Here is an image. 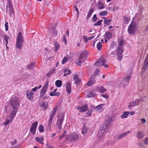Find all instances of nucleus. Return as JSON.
Listing matches in <instances>:
<instances>
[{"instance_id":"f257e3e1","label":"nucleus","mask_w":148,"mask_h":148,"mask_svg":"<svg viewBox=\"0 0 148 148\" xmlns=\"http://www.w3.org/2000/svg\"><path fill=\"white\" fill-rule=\"evenodd\" d=\"M110 123L111 120H108L106 121L105 123L101 126L98 132V135L99 137L102 136L104 134L106 133V131H107L106 129L108 126L109 125Z\"/></svg>"},{"instance_id":"f03ea898","label":"nucleus","mask_w":148,"mask_h":148,"mask_svg":"<svg viewBox=\"0 0 148 148\" xmlns=\"http://www.w3.org/2000/svg\"><path fill=\"white\" fill-rule=\"evenodd\" d=\"M10 105L13 109L12 111H17L20 105L18 99L17 97L11 98L10 99Z\"/></svg>"},{"instance_id":"7ed1b4c3","label":"nucleus","mask_w":148,"mask_h":148,"mask_svg":"<svg viewBox=\"0 0 148 148\" xmlns=\"http://www.w3.org/2000/svg\"><path fill=\"white\" fill-rule=\"evenodd\" d=\"M136 23L134 21H132L128 28V33L130 35L134 34L136 30Z\"/></svg>"},{"instance_id":"20e7f679","label":"nucleus","mask_w":148,"mask_h":148,"mask_svg":"<svg viewBox=\"0 0 148 148\" xmlns=\"http://www.w3.org/2000/svg\"><path fill=\"white\" fill-rule=\"evenodd\" d=\"M23 42V38L22 37V34L21 32H19L17 38L16 42V47L21 49V45Z\"/></svg>"},{"instance_id":"39448f33","label":"nucleus","mask_w":148,"mask_h":148,"mask_svg":"<svg viewBox=\"0 0 148 148\" xmlns=\"http://www.w3.org/2000/svg\"><path fill=\"white\" fill-rule=\"evenodd\" d=\"M79 137V135L77 133L74 132L70 136L67 137L66 140H67L73 142L77 140L78 139Z\"/></svg>"},{"instance_id":"423d86ee","label":"nucleus","mask_w":148,"mask_h":148,"mask_svg":"<svg viewBox=\"0 0 148 148\" xmlns=\"http://www.w3.org/2000/svg\"><path fill=\"white\" fill-rule=\"evenodd\" d=\"M57 110V108L56 107L53 109L52 112H51V114L49 116L48 123V126L49 127H50L51 124V123L53 120V118Z\"/></svg>"},{"instance_id":"0eeeda50","label":"nucleus","mask_w":148,"mask_h":148,"mask_svg":"<svg viewBox=\"0 0 148 148\" xmlns=\"http://www.w3.org/2000/svg\"><path fill=\"white\" fill-rule=\"evenodd\" d=\"M106 62V60L102 57L99 58V60L94 64V65L96 66H101L104 65Z\"/></svg>"},{"instance_id":"6e6552de","label":"nucleus","mask_w":148,"mask_h":148,"mask_svg":"<svg viewBox=\"0 0 148 148\" xmlns=\"http://www.w3.org/2000/svg\"><path fill=\"white\" fill-rule=\"evenodd\" d=\"M64 118V115L62 114L60 115L56 122L57 125L60 129H62V125Z\"/></svg>"},{"instance_id":"1a4fd4ad","label":"nucleus","mask_w":148,"mask_h":148,"mask_svg":"<svg viewBox=\"0 0 148 148\" xmlns=\"http://www.w3.org/2000/svg\"><path fill=\"white\" fill-rule=\"evenodd\" d=\"M38 125V122L36 121L32 123V126L30 130L31 133L34 135L36 133V129Z\"/></svg>"},{"instance_id":"9d476101","label":"nucleus","mask_w":148,"mask_h":148,"mask_svg":"<svg viewBox=\"0 0 148 148\" xmlns=\"http://www.w3.org/2000/svg\"><path fill=\"white\" fill-rule=\"evenodd\" d=\"M7 7L8 8V11L10 16H11L13 14H14V10L10 1H9Z\"/></svg>"},{"instance_id":"9b49d317","label":"nucleus","mask_w":148,"mask_h":148,"mask_svg":"<svg viewBox=\"0 0 148 148\" xmlns=\"http://www.w3.org/2000/svg\"><path fill=\"white\" fill-rule=\"evenodd\" d=\"M140 101V100L137 99L135 101L131 102L129 103L128 107L130 108H131L135 106H137L138 105Z\"/></svg>"},{"instance_id":"f8f14e48","label":"nucleus","mask_w":148,"mask_h":148,"mask_svg":"<svg viewBox=\"0 0 148 148\" xmlns=\"http://www.w3.org/2000/svg\"><path fill=\"white\" fill-rule=\"evenodd\" d=\"M95 75H92L91 76L90 78L87 83V86H90L94 83L95 81Z\"/></svg>"},{"instance_id":"ddd939ff","label":"nucleus","mask_w":148,"mask_h":148,"mask_svg":"<svg viewBox=\"0 0 148 148\" xmlns=\"http://www.w3.org/2000/svg\"><path fill=\"white\" fill-rule=\"evenodd\" d=\"M34 93L32 91H27L26 92V96L27 99L30 100L32 101L33 99V95H34Z\"/></svg>"},{"instance_id":"4468645a","label":"nucleus","mask_w":148,"mask_h":148,"mask_svg":"<svg viewBox=\"0 0 148 148\" xmlns=\"http://www.w3.org/2000/svg\"><path fill=\"white\" fill-rule=\"evenodd\" d=\"M73 79L75 82V84L76 85L79 84L81 82V79L79 78L78 75L77 74H75L73 76Z\"/></svg>"},{"instance_id":"2eb2a0df","label":"nucleus","mask_w":148,"mask_h":148,"mask_svg":"<svg viewBox=\"0 0 148 148\" xmlns=\"http://www.w3.org/2000/svg\"><path fill=\"white\" fill-rule=\"evenodd\" d=\"M88 106L87 104H86L83 106L78 108V109L79 110L80 112H85L88 109Z\"/></svg>"},{"instance_id":"dca6fc26","label":"nucleus","mask_w":148,"mask_h":148,"mask_svg":"<svg viewBox=\"0 0 148 148\" xmlns=\"http://www.w3.org/2000/svg\"><path fill=\"white\" fill-rule=\"evenodd\" d=\"M66 90L69 94L71 93V84L69 82L66 83Z\"/></svg>"},{"instance_id":"f3484780","label":"nucleus","mask_w":148,"mask_h":148,"mask_svg":"<svg viewBox=\"0 0 148 148\" xmlns=\"http://www.w3.org/2000/svg\"><path fill=\"white\" fill-rule=\"evenodd\" d=\"M105 105V104H100L95 107V109L99 110L100 111H103L104 109V107H103V106Z\"/></svg>"},{"instance_id":"a211bd4d","label":"nucleus","mask_w":148,"mask_h":148,"mask_svg":"<svg viewBox=\"0 0 148 148\" xmlns=\"http://www.w3.org/2000/svg\"><path fill=\"white\" fill-rule=\"evenodd\" d=\"M144 64L143 66V69L145 70L146 69L148 66V55L147 56L145 59Z\"/></svg>"},{"instance_id":"6ab92c4d","label":"nucleus","mask_w":148,"mask_h":148,"mask_svg":"<svg viewBox=\"0 0 148 148\" xmlns=\"http://www.w3.org/2000/svg\"><path fill=\"white\" fill-rule=\"evenodd\" d=\"M144 134L142 132L138 131L136 134V136L138 138H143L144 136Z\"/></svg>"},{"instance_id":"aec40b11","label":"nucleus","mask_w":148,"mask_h":148,"mask_svg":"<svg viewBox=\"0 0 148 148\" xmlns=\"http://www.w3.org/2000/svg\"><path fill=\"white\" fill-rule=\"evenodd\" d=\"M112 34L111 32H107L104 35V37L105 38H107L108 40H109L112 37Z\"/></svg>"},{"instance_id":"412c9836","label":"nucleus","mask_w":148,"mask_h":148,"mask_svg":"<svg viewBox=\"0 0 148 148\" xmlns=\"http://www.w3.org/2000/svg\"><path fill=\"white\" fill-rule=\"evenodd\" d=\"M97 90L98 91L102 92H105L106 91V89L102 86H97Z\"/></svg>"},{"instance_id":"4be33fe9","label":"nucleus","mask_w":148,"mask_h":148,"mask_svg":"<svg viewBox=\"0 0 148 148\" xmlns=\"http://www.w3.org/2000/svg\"><path fill=\"white\" fill-rule=\"evenodd\" d=\"M130 132V131H128L127 132L124 133L119 136V137L117 138V140H119L120 139L125 137L126 136L128 135Z\"/></svg>"},{"instance_id":"5701e85b","label":"nucleus","mask_w":148,"mask_h":148,"mask_svg":"<svg viewBox=\"0 0 148 148\" xmlns=\"http://www.w3.org/2000/svg\"><path fill=\"white\" fill-rule=\"evenodd\" d=\"M97 5H98L97 9H98L101 10L104 8L103 3L100 1H98Z\"/></svg>"},{"instance_id":"b1692460","label":"nucleus","mask_w":148,"mask_h":148,"mask_svg":"<svg viewBox=\"0 0 148 148\" xmlns=\"http://www.w3.org/2000/svg\"><path fill=\"white\" fill-rule=\"evenodd\" d=\"M123 51V47H118L117 49L116 54H122Z\"/></svg>"},{"instance_id":"393cba45","label":"nucleus","mask_w":148,"mask_h":148,"mask_svg":"<svg viewBox=\"0 0 148 148\" xmlns=\"http://www.w3.org/2000/svg\"><path fill=\"white\" fill-rule=\"evenodd\" d=\"M35 65V63L34 62H31L28 65L27 69L29 70L33 68H34Z\"/></svg>"},{"instance_id":"a878e982","label":"nucleus","mask_w":148,"mask_h":148,"mask_svg":"<svg viewBox=\"0 0 148 148\" xmlns=\"http://www.w3.org/2000/svg\"><path fill=\"white\" fill-rule=\"evenodd\" d=\"M88 130V128L86 126L84 125L82 130V134H86Z\"/></svg>"},{"instance_id":"bb28decb","label":"nucleus","mask_w":148,"mask_h":148,"mask_svg":"<svg viewBox=\"0 0 148 148\" xmlns=\"http://www.w3.org/2000/svg\"><path fill=\"white\" fill-rule=\"evenodd\" d=\"M55 84L57 87L59 88L62 86V81L60 80H58L56 81Z\"/></svg>"},{"instance_id":"cd10ccee","label":"nucleus","mask_w":148,"mask_h":148,"mask_svg":"<svg viewBox=\"0 0 148 148\" xmlns=\"http://www.w3.org/2000/svg\"><path fill=\"white\" fill-rule=\"evenodd\" d=\"M17 111H12L11 113V115L10 116V119H11V121H12L14 119V117L16 116V114L17 112Z\"/></svg>"},{"instance_id":"c85d7f7f","label":"nucleus","mask_w":148,"mask_h":148,"mask_svg":"<svg viewBox=\"0 0 148 148\" xmlns=\"http://www.w3.org/2000/svg\"><path fill=\"white\" fill-rule=\"evenodd\" d=\"M83 56H82V54L81 53L80 54L79 58L78 59V62H77V65H79V66H81V64L83 62V61L81 60L83 58Z\"/></svg>"},{"instance_id":"c756f323","label":"nucleus","mask_w":148,"mask_h":148,"mask_svg":"<svg viewBox=\"0 0 148 148\" xmlns=\"http://www.w3.org/2000/svg\"><path fill=\"white\" fill-rule=\"evenodd\" d=\"M129 114V112L127 111H125L123 112V114H122L121 117L122 119L126 118H127V116Z\"/></svg>"},{"instance_id":"7c9ffc66","label":"nucleus","mask_w":148,"mask_h":148,"mask_svg":"<svg viewBox=\"0 0 148 148\" xmlns=\"http://www.w3.org/2000/svg\"><path fill=\"white\" fill-rule=\"evenodd\" d=\"M48 103L47 102H43L40 105V106L43 108L45 110H46L48 107Z\"/></svg>"},{"instance_id":"2f4dec72","label":"nucleus","mask_w":148,"mask_h":148,"mask_svg":"<svg viewBox=\"0 0 148 148\" xmlns=\"http://www.w3.org/2000/svg\"><path fill=\"white\" fill-rule=\"evenodd\" d=\"M81 54H82V56H84L86 59V58L88 57V52L86 51H84L81 52Z\"/></svg>"},{"instance_id":"473e14b6","label":"nucleus","mask_w":148,"mask_h":148,"mask_svg":"<svg viewBox=\"0 0 148 148\" xmlns=\"http://www.w3.org/2000/svg\"><path fill=\"white\" fill-rule=\"evenodd\" d=\"M2 37L6 41V45H7L8 43V40L9 39V37L6 34L3 35Z\"/></svg>"},{"instance_id":"72a5a7b5","label":"nucleus","mask_w":148,"mask_h":148,"mask_svg":"<svg viewBox=\"0 0 148 148\" xmlns=\"http://www.w3.org/2000/svg\"><path fill=\"white\" fill-rule=\"evenodd\" d=\"M55 71V68L52 69L49 71L48 73L47 74V75L48 77H49L51 75L54 73Z\"/></svg>"},{"instance_id":"f704fd0d","label":"nucleus","mask_w":148,"mask_h":148,"mask_svg":"<svg viewBox=\"0 0 148 148\" xmlns=\"http://www.w3.org/2000/svg\"><path fill=\"white\" fill-rule=\"evenodd\" d=\"M111 20V19H108L107 18H106V19L104 20V22L105 25H110Z\"/></svg>"},{"instance_id":"c9c22d12","label":"nucleus","mask_w":148,"mask_h":148,"mask_svg":"<svg viewBox=\"0 0 148 148\" xmlns=\"http://www.w3.org/2000/svg\"><path fill=\"white\" fill-rule=\"evenodd\" d=\"M93 11L94 10L92 8H91L90 9L88 14L87 15V18L88 19L91 16Z\"/></svg>"},{"instance_id":"e433bc0d","label":"nucleus","mask_w":148,"mask_h":148,"mask_svg":"<svg viewBox=\"0 0 148 148\" xmlns=\"http://www.w3.org/2000/svg\"><path fill=\"white\" fill-rule=\"evenodd\" d=\"M118 44L119 45V47H123L122 45H123L125 44V41L123 40V39H121L119 42Z\"/></svg>"},{"instance_id":"4c0bfd02","label":"nucleus","mask_w":148,"mask_h":148,"mask_svg":"<svg viewBox=\"0 0 148 148\" xmlns=\"http://www.w3.org/2000/svg\"><path fill=\"white\" fill-rule=\"evenodd\" d=\"M38 129L40 132H44V127L42 125H41L39 126Z\"/></svg>"},{"instance_id":"58836bf2","label":"nucleus","mask_w":148,"mask_h":148,"mask_svg":"<svg viewBox=\"0 0 148 148\" xmlns=\"http://www.w3.org/2000/svg\"><path fill=\"white\" fill-rule=\"evenodd\" d=\"M108 12L106 11H103L101 12L99 14V15L100 16H106V15L108 14Z\"/></svg>"},{"instance_id":"ea45409f","label":"nucleus","mask_w":148,"mask_h":148,"mask_svg":"<svg viewBox=\"0 0 148 148\" xmlns=\"http://www.w3.org/2000/svg\"><path fill=\"white\" fill-rule=\"evenodd\" d=\"M123 18L125 19L124 21V23L125 24H127L130 20V18L128 17H126V16H124Z\"/></svg>"},{"instance_id":"a19ab883","label":"nucleus","mask_w":148,"mask_h":148,"mask_svg":"<svg viewBox=\"0 0 148 148\" xmlns=\"http://www.w3.org/2000/svg\"><path fill=\"white\" fill-rule=\"evenodd\" d=\"M102 44L100 42H99L97 45V47L98 50H100L101 48Z\"/></svg>"},{"instance_id":"79ce46f5","label":"nucleus","mask_w":148,"mask_h":148,"mask_svg":"<svg viewBox=\"0 0 148 148\" xmlns=\"http://www.w3.org/2000/svg\"><path fill=\"white\" fill-rule=\"evenodd\" d=\"M55 51L56 52L58 49L60 45L57 43L56 42L55 44Z\"/></svg>"},{"instance_id":"37998d69","label":"nucleus","mask_w":148,"mask_h":148,"mask_svg":"<svg viewBox=\"0 0 148 148\" xmlns=\"http://www.w3.org/2000/svg\"><path fill=\"white\" fill-rule=\"evenodd\" d=\"M103 21V20L98 21L97 23H95L94 25L95 26H98L100 25L101 24V22Z\"/></svg>"},{"instance_id":"c03bdc74","label":"nucleus","mask_w":148,"mask_h":148,"mask_svg":"<svg viewBox=\"0 0 148 148\" xmlns=\"http://www.w3.org/2000/svg\"><path fill=\"white\" fill-rule=\"evenodd\" d=\"M47 88L46 87V86H44L42 88V89L40 92L42 93H43L45 94V93L46 92V91L47 90Z\"/></svg>"},{"instance_id":"a18cd8bd","label":"nucleus","mask_w":148,"mask_h":148,"mask_svg":"<svg viewBox=\"0 0 148 148\" xmlns=\"http://www.w3.org/2000/svg\"><path fill=\"white\" fill-rule=\"evenodd\" d=\"M94 92L92 91L89 92L87 94V96L88 97H91L95 96Z\"/></svg>"},{"instance_id":"49530a36","label":"nucleus","mask_w":148,"mask_h":148,"mask_svg":"<svg viewBox=\"0 0 148 148\" xmlns=\"http://www.w3.org/2000/svg\"><path fill=\"white\" fill-rule=\"evenodd\" d=\"M130 78V76H127L124 77V79L126 82H127V83H128Z\"/></svg>"},{"instance_id":"de8ad7c7","label":"nucleus","mask_w":148,"mask_h":148,"mask_svg":"<svg viewBox=\"0 0 148 148\" xmlns=\"http://www.w3.org/2000/svg\"><path fill=\"white\" fill-rule=\"evenodd\" d=\"M68 58L66 57H64L62 62V64H64L65 63L67 62L68 61Z\"/></svg>"},{"instance_id":"09e8293b","label":"nucleus","mask_w":148,"mask_h":148,"mask_svg":"<svg viewBox=\"0 0 148 148\" xmlns=\"http://www.w3.org/2000/svg\"><path fill=\"white\" fill-rule=\"evenodd\" d=\"M144 143L146 145H148V137L145 138L143 140Z\"/></svg>"},{"instance_id":"8fccbe9b","label":"nucleus","mask_w":148,"mask_h":148,"mask_svg":"<svg viewBox=\"0 0 148 148\" xmlns=\"http://www.w3.org/2000/svg\"><path fill=\"white\" fill-rule=\"evenodd\" d=\"M119 60H121L122 59L123 55L122 54H116Z\"/></svg>"},{"instance_id":"3c124183","label":"nucleus","mask_w":148,"mask_h":148,"mask_svg":"<svg viewBox=\"0 0 148 148\" xmlns=\"http://www.w3.org/2000/svg\"><path fill=\"white\" fill-rule=\"evenodd\" d=\"M8 22H6L5 24V30L6 31H7L8 29L9 26L8 25Z\"/></svg>"},{"instance_id":"603ef678","label":"nucleus","mask_w":148,"mask_h":148,"mask_svg":"<svg viewBox=\"0 0 148 148\" xmlns=\"http://www.w3.org/2000/svg\"><path fill=\"white\" fill-rule=\"evenodd\" d=\"M98 19V18L97 17L96 15V14H94L93 15L92 18V20L94 22H95Z\"/></svg>"},{"instance_id":"864d4df0","label":"nucleus","mask_w":148,"mask_h":148,"mask_svg":"<svg viewBox=\"0 0 148 148\" xmlns=\"http://www.w3.org/2000/svg\"><path fill=\"white\" fill-rule=\"evenodd\" d=\"M92 111V109H90L88 110V112H87V114H88V116H91V112Z\"/></svg>"},{"instance_id":"5fc2aeb1","label":"nucleus","mask_w":148,"mask_h":148,"mask_svg":"<svg viewBox=\"0 0 148 148\" xmlns=\"http://www.w3.org/2000/svg\"><path fill=\"white\" fill-rule=\"evenodd\" d=\"M67 132L66 131H64V132L63 133L62 135L59 138V140L61 139L62 137H64L65 135L66 134V133Z\"/></svg>"},{"instance_id":"6e6d98bb","label":"nucleus","mask_w":148,"mask_h":148,"mask_svg":"<svg viewBox=\"0 0 148 148\" xmlns=\"http://www.w3.org/2000/svg\"><path fill=\"white\" fill-rule=\"evenodd\" d=\"M83 38L85 42H87L89 40L88 38H87L86 36H83Z\"/></svg>"},{"instance_id":"4d7b16f0","label":"nucleus","mask_w":148,"mask_h":148,"mask_svg":"<svg viewBox=\"0 0 148 148\" xmlns=\"http://www.w3.org/2000/svg\"><path fill=\"white\" fill-rule=\"evenodd\" d=\"M99 69H97L95 71V72H94L95 74V75H98L99 74Z\"/></svg>"},{"instance_id":"13d9d810","label":"nucleus","mask_w":148,"mask_h":148,"mask_svg":"<svg viewBox=\"0 0 148 148\" xmlns=\"http://www.w3.org/2000/svg\"><path fill=\"white\" fill-rule=\"evenodd\" d=\"M35 140L36 141L39 143H40L42 144L41 142H40L41 141H40V138L39 137H36L35 138Z\"/></svg>"},{"instance_id":"bf43d9fd","label":"nucleus","mask_w":148,"mask_h":148,"mask_svg":"<svg viewBox=\"0 0 148 148\" xmlns=\"http://www.w3.org/2000/svg\"><path fill=\"white\" fill-rule=\"evenodd\" d=\"M10 121L8 119H7L5 122H4L3 124L5 125H7L9 123Z\"/></svg>"},{"instance_id":"052dcab7","label":"nucleus","mask_w":148,"mask_h":148,"mask_svg":"<svg viewBox=\"0 0 148 148\" xmlns=\"http://www.w3.org/2000/svg\"><path fill=\"white\" fill-rule=\"evenodd\" d=\"M101 96L106 99H108L109 98V96L108 95L103 94L101 95Z\"/></svg>"},{"instance_id":"680f3d73","label":"nucleus","mask_w":148,"mask_h":148,"mask_svg":"<svg viewBox=\"0 0 148 148\" xmlns=\"http://www.w3.org/2000/svg\"><path fill=\"white\" fill-rule=\"evenodd\" d=\"M119 8V7H118L116 6H114V7H113V11H115L116 10L118 9Z\"/></svg>"},{"instance_id":"e2e57ef3","label":"nucleus","mask_w":148,"mask_h":148,"mask_svg":"<svg viewBox=\"0 0 148 148\" xmlns=\"http://www.w3.org/2000/svg\"><path fill=\"white\" fill-rule=\"evenodd\" d=\"M55 93H56V92L53 91V92H51L50 93L49 95L50 96H55V95H55Z\"/></svg>"},{"instance_id":"0e129e2a","label":"nucleus","mask_w":148,"mask_h":148,"mask_svg":"<svg viewBox=\"0 0 148 148\" xmlns=\"http://www.w3.org/2000/svg\"><path fill=\"white\" fill-rule=\"evenodd\" d=\"M141 122L143 123H145L146 122V120L145 119L142 118L141 119Z\"/></svg>"},{"instance_id":"69168bd1","label":"nucleus","mask_w":148,"mask_h":148,"mask_svg":"<svg viewBox=\"0 0 148 148\" xmlns=\"http://www.w3.org/2000/svg\"><path fill=\"white\" fill-rule=\"evenodd\" d=\"M64 37L63 38V41H64L65 42V44H66V39L65 38V35H63Z\"/></svg>"},{"instance_id":"338daca9","label":"nucleus","mask_w":148,"mask_h":148,"mask_svg":"<svg viewBox=\"0 0 148 148\" xmlns=\"http://www.w3.org/2000/svg\"><path fill=\"white\" fill-rule=\"evenodd\" d=\"M115 55V53L114 52H112L110 54V56H111L112 57H114Z\"/></svg>"},{"instance_id":"774afa93","label":"nucleus","mask_w":148,"mask_h":148,"mask_svg":"<svg viewBox=\"0 0 148 148\" xmlns=\"http://www.w3.org/2000/svg\"><path fill=\"white\" fill-rule=\"evenodd\" d=\"M38 88L37 87H36L35 88H33L32 89V90L33 92H34L36 91Z\"/></svg>"}]
</instances>
